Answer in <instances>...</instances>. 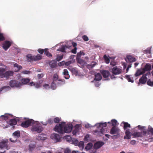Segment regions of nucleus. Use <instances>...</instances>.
Returning a JSON list of instances; mask_svg holds the SVG:
<instances>
[{
    "mask_svg": "<svg viewBox=\"0 0 153 153\" xmlns=\"http://www.w3.org/2000/svg\"><path fill=\"white\" fill-rule=\"evenodd\" d=\"M123 124V128L124 130H126L125 132L126 135L124 136V139H129L131 138V133L129 129H127L128 128H130L131 126L128 123L123 122L121 124Z\"/></svg>",
    "mask_w": 153,
    "mask_h": 153,
    "instance_id": "f257e3e1",
    "label": "nucleus"
},
{
    "mask_svg": "<svg viewBox=\"0 0 153 153\" xmlns=\"http://www.w3.org/2000/svg\"><path fill=\"white\" fill-rule=\"evenodd\" d=\"M31 130L33 131H36L38 133H40L43 130V128L40 125L38 122L34 121Z\"/></svg>",
    "mask_w": 153,
    "mask_h": 153,
    "instance_id": "f03ea898",
    "label": "nucleus"
},
{
    "mask_svg": "<svg viewBox=\"0 0 153 153\" xmlns=\"http://www.w3.org/2000/svg\"><path fill=\"white\" fill-rule=\"evenodd\" d=\"M65 122H62L59 125H56L54 128V130L56 132L60 134L64 133V128Z\"/></svg>",
    "mask_w": 153,
    "mask_h": 153,
    "instance_id": "7ed1b4c3",
    "label": "nucleus"
},
{
    "mask_svg": "<svg viewBox=\"0 0 153 153\" xmlns=\"http://www.w3.org/2000/svg\"><path fill=\"white\" fill-rule=\"evenodd\" d=\"M120 131V129L115 126H113L110 130V134H116V135L111 136L112 138H113V137H119Z\"/></svg>",
    "mask_w": 153,
    "mask_h": 153,
    "instance_id": "20e7f679",
    "label": "nucleus"
},
{
    "mask_svg": "<svg viewBox=\"0 0 153 153\" xmlns=\"http://www.w3.org/2000/svg\"><path fill=\"white\" fill-rule=\"evenodd\" d=\"M34 121L32 119H28L25 121L22 122L21 126L23 127L27 128L30 126H32Z\"/></svg>",
    "mask_w": 153,
    "mask_h": 153,
    "instance_id": "39448f33",
    "label": "nucleus"
},
{
    "mask_svg": "<svg viewBox=\"0 0 153 153\" xmlns=\"http://www.w3.org/2000/svg\"><path fill=\"white\" fill-rule=\"evenodd\" d=\"M10 86L12 88H20L21 87V83L20 82L15 80H10L9 83Z\"/></svg>",
    "mask_w": 153,
    "mask_h": 153,
    "instance_id": "423d86ee",
    "label": "nucleus"
},
{
    "mask_svg": "<svg viewBox=\"0 0 153 153\" xmlns=\"http://www.w3.org/2000/svg\"><path fill=\"white\" fill-rule=\"evenodd\" d=\"M96 126L99 129L100 128V131H98L97 130H95V132H100L101 134L103 133L104 131V127H105L107 126V123L105 122L104 123H100L96 124Z\"/></svg>",
    "mask_w": 153,
    "mask_h": 153,
    "instance_id": "0eeeda50",
    "label": "nucleus"
},
{
    "mask_svg": "<svg viewBox=\"0 0 153 153\" xmlns=\"http://www.w3.org/2000/svg\"><path fill=\"white\" fill-rule=\"evenodd\" d=\"M84 54H85L83 52L80 51L79 53H78L77 55L76 59L78 63L83 65H86L87 63L85 61L81 59L80 57L82 55H84Z\"/></svg>",
    "mask_w": 153,
    "mask_h": 153,
    "instance_id": "6e6552de",
    "label": "nucleus"
},
{
    "mask_svg": "<svg viewBox=\"0 0 153 153\" xmlns=\"http://www.w3.org/2000/svg\"><path fill=\"white\" fill-rule=\"evenodd\" d=\"M150 74V73L149 72H148L146 74L143 75L139 79V81L138 83V85H139L140 84H145L147 81V79L146 76Z\"/></svg>",
    "mask_w": 153,
    "mask_h": 153,
    "instance_id": "1a4fd4ad",
    "label": "nucleus"
},
{
    "mask_svg": "<svg viewBox=\"0 0 153 153\" xmlns=\"http://www.w3.org/2000/svg\"><path fill=\"white\" fill-rule=\"evenodd\" d=\"M73 127L72 125L71 124H67L65 125L64 128V133H69L71 132Z\"/></svg>",
    "mask_w": 153,
    "mask_h": 153,
    "instance_id": "9d476101",
    "label": "nucleus"
},
{
    "mask_svg": "<svg viewBox=\"0 0 153 153\" xmlns=\"http://www.w3.org/2000/svg\"><path fill=\"white\" fill-rule=\"evenodd\" d=\"M13 136L15 138L14 140H13L12 138H10V140L13 142H15L16 140L18 138L20 135V131H15L13 134Z\"/></svg>",
    "mask_w": 153,
    "mask_h": 153,
    "instance_id": "9b49d317",
    "label": "nucleus"
},
{
    "mask_svg": "<svg viewBox=\"0 0 153 153\" xmlns=\"http://www.w3.org/2000/svg\"><path fill=\"white\" fill-rule=\"evenodd\" d=\"M122 70L117 66L114 67L111 70V72L113 74L117 75L121 73Z\"/></svg>",
    "mask_w": 153,
    "mask_h": 153,
    "instance_id": "f8f14e48",
    "label": "nucleus"
},
{
    "mask_svg": "<svg viewBox=\"0 0 153 153\" xmlns=\"http://www.w3.org/2000/svg\"><path fill=\"white\" fill-rule=\"evenodd\" d=\"M147 133L146 131H143L141 132H135L132 134L134 137H143V135H146Z\"/></svg>",
    "mask_w": 153,
    "mask_h": 153,
    "instance_id": "ddd939ff",
    "label": "nucleus"
},
{
    "mask_svg": "<svg viewBox=\"0 0 153 153\" xmlns=\"http://www.w3.org/2000/svg\"><path fill=\"white\" fill-rule=\"evenodd\" d=\"M8 141L7 140H3L0 142V149H8V147L7 145Z\"/></svg>",
    "mask_w": 153,
    "mask_h": 153,
    "instance_id": "4468645a",
    "label": "nucleus"
},
{
    "mask_svg": "<svg viewBox=\"0 0 153 153\" xmlns=\"http://www.w3.org/2000/svg\"><path fill=\"white\" fill-rule=\"evenodd\" d=\"M51 138L56 142H57L60 141L61 137L58 134L54 133L51 134Z\"/></svg>",
    "mask_w": 153,
    "mask_h": 153,
    "instance_id": "2eb2a0df",
    "label": "nucleus"
},
{
    "mask_svg": "<svg viewBox=\"0 0 153 153\" xmlns=\"http://www.w3.org/2000/svg\"><path fill=\"white\" fill-rule=\"evenodd\" d=\"M11 42L8 41H6L4 42L2 45L3 48L5 50H7L11 45Z\"/></svg>",
    "mask_w": 153,
    "mask_h": 153,
    "instance_id": "dca6fc26",
    "label": "nucleus"
},
{
    "mask_svg": "<svg viewBox=\"0 0 153 153\" xmlns=\"http://www.w3.org/2000/svg\"><path fill=\"white\" fill-rule=\"evenodd\" d=\"M125 60L127 62H128L130 63L134 62L136 61V59L131 55L128 56Z\"/></svg>",
    "mask_w": 153,
    "mask_h": 153,
    "instance_id": "f3484780",
    "label": "nucleus"
},
{
    "mask_svg": "<svg viewBox=\"0 0 153 153\" xmlns=\"http://www.w3.org/2000/svg\"><path fill=\"white\" fill-rule=\"evenodd\" d=\"M100 72L104 78H108L110 75V73L108 71L101 70Z\"/></svg>",
    "mask_w": 153,
    "mask_h": 153,
    "instance_id": "a211bd4d",
    "label": "nucleus"
},
{
    "mask_svg": "<svg viewBox=\"0 0 153 153\" xmlns=\"http://www.w3.org/2000/svg\"><path fill=\"white\" fill-rule=\"evenodd\" d=\"M104 143L103 142L98 141L94 144V149H97L100 148L104 145Z\"/></svg>",
    "mask_w": 153,
    "mask_h": 153,
    "instance_id": "6ab92c4d",
    "label": "nucleus"
},
{
    "mask_svg": "<svg viewBox=\"0 0 153 153\" xmlns=\"http://www.w3.org/2000/svg\"><path fill=\"white\" fill-rule=\"evenodd\" d=\"M102 79V76L101 74L100 73H97L95 74V78L94 81H91L92 82H94V81H99Z\"/></svg>",
    "mask_w": 153,
    "mask_h": 153,
    "instance_id": "aec40b11",
    "label": "nucleus"
},
{
    "mask_svg": "<svg viewBox=\"0 0 153 153\" xmlns=\"http://www.w3.org/2000/svg\"><path fill=\"white\" fill-rule=\"evenodd\" d=\"M47 137L46 134H39L36 137V139L38 140H44L46 139Z\"/></svg>",
    "mask_w": 153,
    "mask_h": 153,
    "instance_id": "412c9836",
    "label": "nucleus"
},
{
    "mask_svg": "<svg viewBox=\"0 0 153 153\" xmlns=\"http://www.w3.org/2000/svg\"><path fill=\"white\" fill-rule=\"evenodd\" d=\"M13 74V72L12 71H8L4 72V77L8 79L10 76H12Z\"/></svg>",
    "mask_w": 153,
    "mask_h": 153,
    "instance_id": "4be33fe9",
    "label": "nucleus"
},
{
    "mask_svg": "<svg viewBox=\"0 0 153 153\" xmlns=\"http://www.w3.org/2000/svg\"><path fill=\"white\" fill-rule=\"evenodd\" d=\"M30 79L29 78H23L21 79V86L24 85H26L29 83L30 82Z\"/></svg>",
    "mask_w": 153,
    "mask_h": 153,
    "instance_id": "5701e85b",
    "label": "nucleus"
},
{
    "mask_svg": "<svg viewBox=\"0 0 153 153\" xmlns=\"http://www.w3.org/2000/svg\"><path fill=\"white\" fill-rule=\"evenodd\" d=\"M97 65V63L96 62H92L90 64L86 65V67L89 70H91Z\"/></svg>",
    "mask_w": 153,
    "mask_h": 153,
    "instance_id": "b1692460",
    "label": "nucleus"
},
{
    "mask_svg": "<svg viewBox=\"0 0 153 153\" xmlns=\"http://www.w3.org/2000/svg\"><path fill=\"white\" fill-rule=\"evenodd\" d=\"M151 69V65L148 64H147L145 65L144 68H142L143 71L145 73L146 71L150 70Z\"/></svg>",
    "mask_w": 153,
    "mask_h": 153,
    "instance_id": "393cba45",
    "label": "nucleus"
},
{
    "mask_svg": "<svg viewBox=\"0 0 153 153\" xmlns=\"http://www.w3.org/2000/svg\"><path fill=\"white\" fill-rule=\"evenodd\" d=\"M80 126L79 125H76L74 127V129L72 132V134L74 135H75L76 133L78 132L79 130Z\"/></svg>",
    "mask_w": 153,
    "mask_h": 153,
    "instance_id": "a878e982",
    "label": "nucleus"
},
{
    "mask_svg": "<svg viewBox=\"0 0 153 153\" xmlns=\"http://www.w3.org/2000/svg\"><path fill=\"white\" fill-rule=\"evenodd\" d=\"M144 73V71H143L142 69H138L136 73L134 74V76L136 77H137L140 76Z\"/></svg>",
    "mask_w": 153,
    "mask_h": 153,
    "instance_id": "bb28decb",
    "label": "nucleus"
},
{
    "mask_svg": "<svg viewBox=\"0 0 153 153\" xmlns=\"http://www.w3.org/2000/svg\"><path fill=\"white\" fill-rule=\"evenodd\" d=\"M63 74L65 75V78L66 79H68L70 77V76L68 74V70L65 69L63 70Z\"/></svg>",
    "mask_w": 153,
    "mask_h": 153,
    "instance_id": "cd10ccee",
    "label": "nucleus"
},
{
    "mask_svg": "<svg viewBox=\"0 0 153 153\" xmlns=\"http://www.w3.org/2000/svg\"><path fill=\"white\" fill-rule=\"evenodd\" d=\"M12 116V115L9 114H5L4 115L1 116V118L4 120H6L9 119L10 117Z\"/></svg>",
    "mask_w": 153,
    "mask_h": 153,
    "instance_id": "c85d7f7f",
    "label": "nucleus"
},
{
    "mask_svg": "<svg viewBox=\"0 0 153 153\" xmlns=\"http://www.w3.org/2000/svg\"><path fill=\"white\" fill-rule=\"evenodd\" d=\"M42 58V56L40 54H38L36 56H34L33 60L35 61H38Z\"/></svg>",
    "mask_w": 153,
    "mask_h": 153,
    "instance_id": "c756f323",
    "label": "nucleus"
},
{
    "mask_svg": "<svg viewBox=\"0 0 153 153\" xmlns=\"http://www.w3.org/2000/svg\"><path fill=\"white\" fill-rule=\"evenodd\" d=\"M17 123L16 120L15 119L10 120L9 122V124L11 126L16 125Z\"/></svg>",
    "mask_w": 153,
    "mask_h": 153,
    "instance_id": "7c9ffc66",
    "label": "nucleus"
},
{
    "mask_svg": "<svg viewBox=\"0 0 153 153\" xmlns=\"http://www.w3.org/2000/svg\"><path fill=\"white\" fill-rule=\"evenodd\" d=\"M27 59L28 61L31 62L34 61V56H32L31 54H28L26 56Z\"/></svg>",
    "mask_w": 153,
    "mask_h": 153,
    "instance_id": "2f4dec72",
    "label": "nucleus"
},
{
    "mask_svg": "<svg viewBox=\"0 0 153 153\" xmlns=\"http://www.w3.org/2000/svg\"><path fill=\"white\" fill-rule=\"evenodd\" d=\"M67 47L66 45H62L61 47L57 50L58 51H61L62 52H65V49L66 48H67Z\"/></svg>",
    "mask_w": 153,
    "mask_h": 153,
    "instance_id": "473e14b6",
    "label": "nucleus"
},
{
    "mask_svg": "<svg viewBox=\"0 0 153 153\" xmlns=\"http://www.w3.org/2000/svg\"><path fill=\"white\" fill-rule=\"evenodd\" d=\"M126 78L129 82H131L132 83L134 81L133 79V77L131 75H128L126 76Z\"/></svg>",
    "mask_w": 153,
    "mask_h": 153,
    "instance_id": "72a5a7b5",
    "label": "nucleus"
},
{
    "mask_svg": "<svg viewBox=\"0 0 153 153\" xmlns=\"http://www.w3.org/2000/svg\"><path fill=\"white\" fill-rule=\"evenodd\" d=\"M49 65L52 68L55 67L56 65V64L55 60H52L50 62Z\"/></svg>",
    "mask_w": 153,
    "mask_h": 153,
    "instance_id": "f704fd0d",
    "label": "nucleus"
},
{
    "mask_svg": "<svg viewBox=\"0 0 153 153\" xmlns=\"http://www.w3.org/2000/svg\"><path fill=\"white\" fill-rule=\"evenodd\" d=\"M93 146V144L91 143H88L85 148V150L87 151L90 150Z\"/></svg>",
    "mask_w": 153,
    "mask_h": 153,
    "instance_id": "c9c22d12",
    "label": "nucleus"
},
{
    "mask_svg": "<svg viewBox=\"0 0 153 153\" xmlns=\"http://www.w3.org/2000/svg\"><path fill=\"white\" fill-rule=\"evenodd\" d=\"M5 71V69L0 68V76L1 78H3L4 72Z\"/></svg>",
    "mask_w": 153,
    "mask_h": 153,
    "instance_id": "e433bc0d",
    "label": "nucleus"
},
{
    "mask_svg": "<svg viewBox=\"0 0 153 153\" xmlns=\"http://www.w3.org/2000/svg\"><path fill=\"white\" fill-rule=\"evenodd\" d=\"M41 123H42L43 125L46 126L48 123L49 124H51L53 123V120L51 119H48V121L45 122V123H43V122H41Z\"/></svg>",
    "mask_w": 153,
    "mask_h": 153,
    "instance_id": "4c0bfd02",
    "label": "nucleus"
},
{
    "mask_svg": "<svg viewBox=\"0 0 153 153\" xmlns=\"http://www.w3.org/2000/svg\"><path fill=\"white\" fill-rule=\"evenodd\" d=\"M45 54L49 57H51L52 56L51 54L48 51L47 49H45Z\"/></svg>",
    "mask_w": 153,
    "mask_h": 153,
    "instance_id": "58836bf2",
    "label": "nucleus"
},
{
    "mask_svg": "<svg viewBox=\"0 0 153 153\" xmlns=\"http://www.w3.org/2000/svg\"><path fill=\"white\" fill-rule=\"evenodd\" d=\"M103 58H104L105 62L106 63L108 64L110 62V59L107 57L106 55H104L103 56Z\"/></svg>",
    "mask_w": 153,
    "mask_h": 153,
    "instance_id": "ea45409f",
    "label": "nucleus"
},
{
    "mask_svg": "<svg viewBox=\"0 0 153 153\" xmlns=\"http://www.w3.org/2000/svg\"><path fill=\"white\" fill-rule=\"evenodd\" d=\"M58 82L57 83L58 86H60L64 85L65 83V80H62L60 79L58 80Z\"/></svg>",
    "mask_w": 153,
    "mask_h": 153,
    "instance_id": "a19ab883",
    "label": "nucleus"
},
{
    "mask_svg": "<svg viewBox=\"0 0 153 153\" xmlns=\"http://www.w3.org/2000/svg\"><path fill=\"white\" fill-rule=\"evenodd\" d=\"M53 81L54 82H55L58 79V75L56 74H54L53 77Z\"/></svg>",
    "mask_w": 153,
    "mask_h": 153,
    "instance_id": "79ce46f5",
    "label": "nucleus"
},
{
    "mask_svg": "<svg viewBox=\"0 0 153 153\" xmlns=\"http://www.w3.org/2000/svg\"><path fill=\"white\" fill-rule=\"evenodd\" d=\"M61 120V118L56 117L53 119V121L55 123H59Z\"/></svg>",
    "mask_w": 153,
    "mask_h": 153,
    "instance_id": "37998d69",
    "label": "nucleus"
},
{
    "mask_svg": "<svg viewBox=\"0 0 153 153\" xmlns=\"http://www.w3.org/2000/svg\"><path fill=\"white\" fill-rule=\"evenodd\" d=\"M51 88L53 89H55L56 88V85L55 82H53L51 85Z\"/></svg>",
    "mask_w": 153,
    "mask_h": 153,
    "instance_id": "c03bdc74",
    "label": "nucleus"
},
{
    "mask_svg": "<svg viewBox=\"0 0 153 153\" xmlns=\"http://www.w3.org/2000/svg\"><path fill=\"white\" fill-rule=\"evenodd\" d=\"M63 55L62 54L61 55H58L56 58V60L58 61H59L61 60L63 58Z\"/></svg>",
    "mask_w": 153,
    "mask_h": 153,
    "instance_id": "a18cd8bd",
    "label": "nucleus"
},
{
    "mask_svg": "<svg viewBox=\"0 0 153 153\" xmlns=\"http://www.w3.org/2000/svg\"><path fill=\"white\" fill-rule=\"evenodd\" d=\"M147 85L149 86H153V81H152L150 79H149L147 82Z\"/></svg>",
    "mask_w": 153,
    "mask_h": 153,
    "instance_id": "49530a36",
    "label": "nucleus"
},
{
    "mask_svg": "<svg viewBox=\"0 0 153 153\" xmlns=\"http://www.w3.org/2000/svg\"><path fill=\"white\" fill-rule=\"evenodd\" d=\"M111 122L112 126H115L117 123V121L115 119H113L111 120Z\"/></svg>",
    "mask_w": 153,
    "mask_h": 153,
    "instance_id": "de8ad7c7",
    "label": "nucleus"
},
{
    "mask_svg": "<svg viewBox=\"0 0 153 153\" xmlns=\"http://www.w3.org/2000/svg\"><path fill=\"white\" fill-rule=\"evenodd\" d=\"M14 67H16V68H18V69H17L18 71H19V70H20L21 69H22V66H21L20 65H18L16 63L14 64Z\"/></svg>",
    "mask_w": 153,
    "mask_h": 153,
    "instance_id": "09e8293b",
    "label": "nucleus"
},
{
    "mask_svg": "<svg viewBox=\"0 0 153 153\" xmlns=\"http://www.w3.org/2000/svg\"><path fill=\"white\" fill-rule=\"evenodd\" d=\"M82 38L85 41H87L89 40L88 38L85 35L83 36Z\"/></svg>",
    "mask_w": 153,
    "mask_h": 153,
    "instance_id": "8fccbe9b",
    "label": "nucleus"
},
{
    "mask_svg": "<svg viewBox=\"0 0 153 153\" xmlns=\"http://www.w3.org/2000/svg\"><path fill=\"white\" fill-rule=\"evenodd\" d=\"M148 132H150L152 135H153V128L151 127H149L148 130Z\"/></svg>",
    "mask_w": 153,
    "mask_h": 153,
    "instance_id": "3c124183",
    "label": "nucleus"
},
{
    "mask_svg": "<svg viewBox=\"0 0 153 153\" xmlns=\"http://www.w3.org/2000/svg\"><path fill=\"white\" fill-rule=\"evenodd\" d=\"M37 51L39 53L42 54L44 52H45V50H44L43 49L39 48L38 50Z\"/></svg>",
    "mask_w": 153,
    "mask_h": 153,
    "instance_id": "603ef678",
    "label": "nucleus"
},
{
    "mask_svg": "<svg viewBox=\"0 0 153 153\" xmlns=\"http://www.w3.org/2000/svg\"><path fill=\"white\" fill-rule=\"evenodd\" d=\"M74 62V60H73L72 61L70 60L68 62H66L65 63V64L66 65L68 66L69 65H70V64H71V63H73Z\"/></svg>",
    "mask_w": 153,
    "mask_h": 153,
    "instance_id": "864d4df0",
    "label": "nucleus"
},
{
    "mask_svg": "<svg viewBox=\"0 0 153 153\" xmlns=\"http://www.w3.org/2000/svg\"><path fill=\"white\" fill-rule=\"evenodd\" d=\"M90 138V136L89 134H86L84 138V140L85 141H88L89 140V138Z\"/></svg>",
    "mask_w": 153,
    "mask_h": 153,
    "instance_id": "5fc2aeb1",
    "label": "nucleus"
},
{
    "mask_svg": "<svg viewBox=\"0 0 153 153\" xmlns=\"http://www.w3.org/2000/svg\"><path fill=\"white\" fill-rule=\"evenodd\" d=\"M35 145L31 144H30L29 146V149L30 150H31L35 148Z\"/></svg>",
    "mask_w": 153,
    "mask_h": 153,
    "instance_id": "6e6d98bb",
    "label": "nucleus"
},
{
    "mask_svg": "<svg viewBox=\"0 0 153 153\" xmlns=\"http://www.w3.org/2000/svg\"><path fill=\"white\" fill-rule=\"evenodd\" d=\"M22 73L25 74H29L31 73V71H29L25 70L22 71Z\"/></svg>",
    "mask_w": 153,
    "mask_h": 153,
    "instance_id": "4d7b16f0",
    "label": "nucleus"
},
{
    "mask_svg": "<svg viewBox=\"0 0 153 153\" xmlns=\"http://www.w3.org/2000/svg\"><path fill=\"white\" fill-rule=\"evenodd\" d=\"M4 40V38L2 33H0V41Z\"/></svg>",
    "mask_w": 153,
    "mask_h": 153,
    "instance_id": "13d9d810",
    "label": "nucleus"
},
{
    "mask_svg": "<svg viewBox=\"0 0 153 153\" xmlns=\"http://www.w3.org/2000/svg\"><path fill=\"white\" fill-rule=\"evenodd\" d=\"M76 48H74L71 50V52L74 54H76Z\"/></svg>",
    "mask_w": 153,
    "mask_h": 153,
    "instance_id": "bf43d9fd",
    "label": "nucleus"
},
{
    "mask_svg": "<svg viewBox=\"0 0 153 153\" xmlns=\"http://www.w3.org/2000/svg\"><path fill=\"white\" fill-rule=\"evenodd\" d=\"M43 74L42 73L41 74H39L37 75V77L39 79H40L42 78L44 76Z\"/></svg>",
    "mask_w": 153,
    "mask_h": 153,
    "instance_id": "052dcab7",
    "label": "nucleus"
},
{
    "mask_svg": "<svg viewBox=\"0 0 153 153\" xmlns=\"http://www.w3.org/2000/svg\"><path fill=\"white\" fill-rule=\"evenodd\" d=\"M75 56L74 55H71L70 57V59L71 60L70 61L74 60V62H75V59H74V57Z\"/></svg>",
    "mask_w": 153,
    "mask_h": 153,
    "instance_id": "680f3d73",
    "label": "nucleus"
},
{
    "mask_svg": "<svg viewBox=\"0 0 153 153\" xmlns=\"http://www.w3.org/2000/svg\"><path fill=\"white\" fill-rule=\"evenodd\" d=\"M65 153H71V151L70 149H66L65 150Z\"/></svg>",
    "mask_w": 153,
    "mask_h": 153,
    "instance_id": "e2e57ef3",
    "label": "nucleus"
},
{
    "mask_svg": "<svg viewBox=\"0 0 153 153\" xmlns=\"http://www.w3.org/2000/svg\"><path fill=\"white\" fill-rule=\"evenodd\" d=\"M35 86L36 88H38L41 87V85L39 83H35Z\"/></svg>",
    "mask_w": 153,
    "mask_h": 153,
    "instance_id": "0e129e2a",
    "label": "nucleus"
},
{
    "mask_svg": "<svg viewBox=\"0 0 153 153\" xmlns=\"http://www.w3.org/2000/svg\"><path fill=\"white\" fill-rule=\"evenodd\" d=\"M130 144L132 145H134L136 143V141L135 140H131L130 143Z\"/></svg>",
    "mask_w": 153,
    "mask_h": 153,
    "instance_id": "69168bd1",
    "label": "nucleus"
},
{
    "mask_svg": "<svg viewBox=\"0 0 153 153\" xmlns=\"http://www.w3.org/2000/svg\"><path fill=\"white\" fill-rule=\"evenodd\" d=\"M71 71L73 73H77V71L76 70H75L74 68H71Z\"/></svg>",
    "mask_w": 153,
    "mask_h": 153,
    "instance_id": "338daca9",
    "label": "nucleus"
},
{
    "mask_svg": "<svg viewBox=\"0 0 153 153\" xmlns=\"http://www.w3.org/2000/svg\"><path fill=\"white\" fill-rule=\"evenodd\" d=\"M29 85L30 86H35V83L33 82H32L29 83Z\"/></svg>",
    "mask_w": 153,
    "mask_h": 153,
    "instance_id": "774afa93",
    "label": "nucleus"
}]
</instances>
